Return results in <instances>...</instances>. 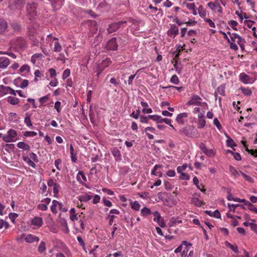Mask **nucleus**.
Here are the masks:
<instances>
[{"label":"nucleus","instance_id":"nucleus-49","mask_svg":"<svg viewBox=\"0 0 257 257\" xmlns=\"http://www.w3.org/2000/svg\"><path fill=\"white\" fill-rule=\"evenodd\" d=\"M46 249L45 243L44 241H42L38 246V251L42 253Z\"/></svg>","mask_w":257,"mask_h":257},{"label":"nucleus","instance_id":"nucleus-59","mask_svg":"<svg viewBox=\"0 0 257 257\" xmlns=\"http://www.w3.org/2000/svg\"><path fill=\"white\" fill-rule=\"evenodd\" d=\"M164 122L166 124L170 125L172 127L174 130H175L173 125L171 124V119L167 118H163L162 122Z\"/></svg>","mask_w":257,"mask_h":257},{"label":"nucleus","instance_id":"nucleus-35","mask_svg":"<svg viewBox=\"0 0 257 257\" xmlns=\"http://www.w3.org/2000/svg\"><path fill=\"white\" fill-rule=\"evenodd\" d=\"M24 122L28 126H32L30 115L28 113H26V117L24 119Z\"/></svg>","mask_w":257,"mask_h":257},{"label":"nucleus","instance_id":"nucleus-4","mask_svg":"<svg viewBox=\"0 0 257 257\" xmlns=\"http://www.w3.org/2000/svg\"><path fill=\"white\" fill-rule=\"evenodd\" d=\"M17 132L13 129H10L7 132V135L3 137V140L7 143L13 142L16 141Z\"/></svg>","mask_w":257,"mask_h":257},{"label":"nucleus","instance_id":"nucleus-11","mask_svg":"<svg viewBox=\"0 0 257 257\" xmlns=\"http://www.w3.org/2000/svg\"><path fill=\"white\" fill-rule=\"evenodd\" d=\"M167 34L168 36L174 38L179 34V28L174 24H170V28L168 30Z\"/></svg>","mask_w":257,"mask_h":257},{"label":"nucleus","instance_id":"nucleus-30","mask_svg":"<svg viewBox=\"0 0 257 257\" xmlns=\"http://www.w3.org/2000/svg\"><path fill=\"white\" fill-rule=\"evenodd\" d=\"M225 84H221V85L219 86L216 90V91L218 93L220 94L222 96H225Z\"/></svg>","mask_w":257,"mask_h":257},{"label":"nucleus","instance_id":"nucleus-26","mask_svg":"<svg viewBox=\"0 0 257 257\" xmlns=\"http://www.w3.org/2000/svg\"><path fill=\"white\" fill-rule=\"evenodd\" d=\"M241 143L243 145L244 147L245 148V151L248 153L250 154L251 155L254 156L255 157H257V150H251L248 149L247 147V145H246L245 142L242 141Z\"/></svg>","mask_w":257,"mask_h":257},{"label":"nucleus","instance_id":"nucleus-32","mask_svg":"<svg viewBox=\"0 0 257 257\" xmlns=\"http://www.w3.org/2000/svg\"><path fill=\"white\" fill-rule=\"evenodd\" d=\"M207 5L212 10H214L216 8L221 9V6L217 1L215 3L209 2L208 3Z\"/></svg>","mask_w":257,"mask_h":257},{"label":"nucleus","instance_id":"nucleus-15","mask_svg":"<svg viewBox=\"0 0 257 257\" xmlns=\"http://www.w3.org/2000/svg\"><path fill=\"white\" fill-rule=\"evenodd\" d=\"M201 98L197 95H194L191 99L188 101L187 104L188 105H199L201 102H200V100H201Z\"/></svg>","mask_w":257,"mask_h":257},{"label":"nucleus","instance_id":"nucleus-16","mask_svg":"<svg viewBox=\"0 0 257 257\" xmlns=\"http://www.w3.org/2000/svg\"><path fill=\"white\" fill-rule=\"evenodd\" d=\"M57 205L59 206V209H62L61 206L62 205V203L55 200H53L52 205L51 206V210L55 214H56L57 213Z\"/></svg>","mask_w":257,"mask_h":257},{"label":"nucleus","instance_id":"nucleus-44","mask_svg":"<svg viewBox=\"0 0 257 257\" xmlns=\"http://www.w3.org/2000/svg\"><path fill=\"white\" fill-rule=\"evenodd\" d=\"M179 173L180 174L179 178L181 179L184 180H188L190 179L189 175H188V174H186V173H185L183 172Z\"/></svg>","mask_w":257,"mask_h":257},{"label":"nucleus","instance_id":"nucleus-51","mask_svg":"<svg viewBox=\"0 0 257 257\" xmlns=\"http://www.w3.org/2000/svg\"><path fill=\"white\" fill-rule=\"evenodd\" d=\"M60 188V185L57 184H56L53 186V193H54V196H56L58 194L59 190Z\"/></svg>","mask_w":257,"mask_h":257},{"label":"nucleus","instance_id":"nucleus-53","mask_svg":"<svg viewBox=\"0 0 257 257\" xmlns=\"http://www.w3.org/2000/svg\"><path fill=\"white\" fill-rule=\"evenodd\" d=\"M29 156H30V159H32L33 160V161H34L35 162L38 163L39 162L38 157L36 154H35L33 152H31L29 154Z\"/></svg>","mask_w":257,"mask_h":257},{"label":"nucleus","instance_id":"nucleus-61","mask_svg":"<svg viewBox=\"0 0 257 257\" xmlns=\"http://www.w3.org/2000/svg\"><path fill=\"white\" fill-rule=\"evenodd\" d=\"M37 135V133L35 132H29L27 131L24 134V136L28 137H35Z\"/></svg>","mask_w":257,"mask_h":257},{"label":"nucleus","instance_id":"nucleus-8","mask_svg":"<svg viewBox=\"0 0 257 257\" xmlns=\"http://www.w3.org/2000/svg\"><path fill=\"white\" fill-rule=\"evenodd\" d=\"M39 25L37 23H31L29 25L27 28V35L28 37L35 36L37 33Z\"/></svg>","mask_w":257,"mask_h":257},{"label":"nucleus","instance_id":"nucleus-40","mask_svg":"<svg viewBox=\"0 0 257 257\" xmlns=\"http://www.w3.org/2000/svg\"><path fill=\"white\" fill-rule=\"evenodd\" d=\"M140 204L137 201H135L131 204V208L136 211H139L140 210Z\"/></svg>","mask_w":257,"mask_h":257},{"label":"nucleus","instance_id":"nucleus-36","mask_svg":"<svg viewBox=\"0 0 257 257\" xmlns=\"http://www.w3.org/2000/svg\"><path fill=\"white\" fill-rule=\"evenodd\" d=\"M12 27L15 32H20L21 31V26L17 23H14L12 24Z\"/></svg>","mask_w":257,"mask_h":257},{"label":"nucleus","instance_id":"nucleus-60","mask_svg":"<svg viewBox=\"0 0 257 257\" xmlns=\"http://www.w3.org/2000/svg\"><path fill=\"white\" fill-rule=\"evenodd\" d=\"M49 98V97L48 95H45L39 99V102L41 104H43V103L46 102L48 100Z\"/></svg>","mask_w":257,"mask_h":257},{"label":"nucleus","instance_id":"nucleus-1","mask_svg":"<svg viewBox=\"0 0 257 257\" xmlns=\"http://www.w3.org/2000/svg\"><path fill=\"white\" fill-rule=\"evenodd\" d=\"M10 44L15 51L24 50L27 48V43L25 39L22 37H17L11 40Z\"/></svg>","mask_w":257,"mask_h":257},{"label":"nucleus","instance_id":"nucleus-21","mask_svg":"<svg viewBox=\"0 0 257 257\" xmlns=\"http://www.w3.org/2000/svg\"><path fill=\"white\" fill-rule=\"evenodd\" d=\"M8 27L7 21L4 19L0 18V34H3Z\"/></svg>","mask_w":257,"mask_h":257},{"label":"nucleus","instance_id":"nucleus-17","mask_svg":"<svg viewBox=\"0 0 257 257\" xmlns=\"http://www.w3.org/2000/svg\"><path fill=\"white\" fill-rule=\"evenodd\" d=\"M10 60L7 57H0V68L2 69L6 68L10 64Z\"/></svg>","mask_w":257,"mask_h":257},{"label":"nucleus","instance_id":"nucleus-50","mask_svg":"<svg viewBox=\"0 0 257 257\" xmlns=\"http://www.w3.org/2000/svg\"><path fill=\"white\" fill-rule=\"evenodd\" d=\"M30 66L28 65L25 64L23 65L20 69V72L21 73L26 71L27 72H29L30 71Z\"/></svg>","mask_w":257,"mask_h":257},{"label":"nucleus","instance_id":"nucleus-55","mask_svg":"<svg viewBox=\"0 0 257 257\" xmlns=\"http://www.w3.org/2000/svg\"><path fill=\"white\" fill-rule=\"evenodd\" d=\"M171 82L175 84H178L179 83V79L177 75H174L172 76L170 79Z\"/></svg>","mask_w":257,"mask_h":257},{"label":"nucleus","instance_id":"nucleus-23","mask_svg":"<svg viewBox=\"0 0 257 257\" xmlns=\"http://www.w3.org/2000/svg\"><path fill=\"white\" fill-rule=\"evenodd\" d=\"M156 129L155 127L148 126L145 128V131L146 132L148 138L150 140L154 139V136L148 133V132H151V133H155Z\"/></svg>","mask_w":257,"mask_h":257},{"label":"nucleus","instance_id":"nucleus-14","mask_svg":"<svg viewBox=\"0 0 257 257\" xmlns=\"http://www.w3.org/2000/svg\"><path fill=\"white\" fill-rule=\"evenodd\" d=\"M111 154L114 157L116 161H120L121 160L120 152L116 147L112 149Z\"/></svg>","mask_w":257,"mask_h":257},{"label":"nucleus","instance_id":"nucleus-2","mask_svg":"<svg viewBox=\"0 0 257 257\" xmlns=\"http://www.w3.org/2000/svg\"><path fill=\"white\" fill-rule=\"evenodd\" d=\"M179 133L190 138H197L199 136L198 131L192 125H188L182 128L179 130Z\"/></svg>","mask_w":257,"mask_h":257},{"label":"nucleus","instance_id":"nucleus-20","mask_svg":"<svg viewBox=\"0 0 257 257\" xmlns=\"http://www.w3.org/2000/svg\"><path fill=\"white\" fill-rule=\"evenodd\" d=\"M32 224L38 227H40L43 224V220L41 217H35L32 220Z\"/></svg>","mask_w":257,"mask_h":257},{"label":"nucleus","instance_id":"nucleus-43","mask_svg":"<svg viewBox=\"0 0 257 257\" xmlns=\"http://www.w3.org/2000/svg\"><path fill=\"white\" fill-rule=\"evenodd\" d=\"M62 47L58 42H55L54 51L56 52H59L61 51Z\"/></svg>","mask_w":257,"mask_h":257},{"label":"nucleus","instance_id":"nucleus-3","mask_svg":"<svg viewBox=\"0 0 257 257\" xmlns=\"http://www.w3.org/2000/svg\"><path fill=\"white\" fill-rule=\"evenodd\" d=\"M26 3V0H10L9 8L12 10H21Z\"/></svg>","mask_w":257,"mask_h":257},{"label":"nucleus","instance_id":"nucleus-13","mask_svg":"<svg viewBox=\"0 0 257 257\" xmlns=\"http://www.w3.org/2000/svg\"><path fill=\"white\" fill-rule=\"evenodd\" d=\"M188 116L187 112L180 113L177 116L176 120L179 124H183L185 123L184 118H187Z\"/></svg>","mask_w":257,"mask_h":257},{"label":"nucleus","instance_id":"nucleus-39","mask_svg":"<svg viewBox=\"0 0 257 257\" xmlns=\"http://www.w3.org/2000/svg\"><path fill=\"white\" fill-rule=\"evenodd\" d=\"M206 125V121L204 118L198 119V128H203Z\"/></svg>","mask_w":257,"mask_h":257},{"label":"nucleus","instance_id":"nucleus-38","mask_svg":"<svg viewBox=\"0 0 257 257\" xmlns=\"http://www.w3.org/2000/svg\"><path fill=\"white\" fill-rule=\"evenodd\" d=\"M54 5V7H60L62 5L63 0H49Z\"/></svg>","mask_w":257,"mask_h":257},{"label":"nucleus","instance_id":"nucleus-28","mask_svg":"<svg viewBox=\"0 0 257 257\" xmlns=\"http://www.w3.org/2000/svg\"><path fill=\"white\" fill-rule=\"evenodd\" d=\"M191 202L192 204H194L195 206L197 207H200L203 204L202 201L199 200L197 197H193L191 198Z\"/></svg>","mask_w":257,"mask_h":257},{"label":"nucleus","instance_id":"nucleus-58","mask_svg":"<svg viewBox=\"0 0 257 257\" xmlns=\"http://www.w3.org/2000/svg\"><path fill=\"white\" fill-rule=\"evenodd\" d=\"M167 193L166 192H160L158 193V198L162 201H165L164 199L165 196H167Z\"/></svg>","mask_w":257,"mask_h":257},{"label":"nucleus","instance_id":"nucleus-56","mask_svg":"<svg viewBox=\"0 0 257 257\" xmlns=\"http://www.w3.org/2000/svg\"><path fill=\"white\" fill-rule=\"evenodd\" d=\"M30 39L32 42V44L34 46H38L39 45V40L35 38V36H33L32 37H29Z\"/></svg>","mask_w":257,"mask_h":257},{"label":"nucleus","instance_id":"nucleus-12","mask_svg":"<svg viewBox=\"0 0 257 257\" xmlns=\"http://www.w3.org/2000/svg\"><path fill=\"white\" fill-rule=\"evenodd\" d=\"M80 177L82 178V179H83V181H87L86 177L85 176L84 173L81 171H79V172L77 174V177H76L77 180L81 184L85 186L86 188H89L88 186L87 185H86L84 183V182L82 181L81 180Z\"/></svg>","mask_w":257,"mask_h":257},{"label":"nucleus","instance_id":"nucleus-54","mask_svg":"<svg viewBox=\"0 0 257 257\" xmlns=\"http://www.w3.org/2000/svg\"><path fill=\"white\" fill-rule=\"evenodd\" d=\"M240 174L242 176V177L245 179V180L249 182H252L253 179L252 178L246 174H245L244 173L242 172H240Z\"/></svg>","mask_w":257,"mask_h":257},{"label":"nucleus","instance_id":"nucleus-22","mask_svg":"<svg viewBox=\"0 0 257 257\" xmlns=\"http://www.w3.org/2000/svg\"><path fill=\"white\" fill-rule=\"evenodd\" d=\"M92 196L91 195H88L87 193H85L84 194H82L80 196H79L78 197V200L80 202H86L89 200H90L92 198Z\"/></svg>","mask_w":257,"mask_h":257},{"label":"nucleus","instance_id":"nucleus-64","mask_svg":"<svg viewBox=\"0 0 257 257\" xmlns=\"http://www.w3.org/2000/svg\"><path fill=\"white\" fill-rule=\"evenodd\" d=\"M249 226L251 230H252L257 234V224L251 223L249 224Z\"/></svg>","mask_w":257,"mask_h":257},{"label":"nucleus","instance_id":"nucleus-48","mask_svg":"<svg viewBox=\"0 0 257 257\" xmlns=\"http://www.w3.org/2000/svg\"><path fill=\"white\" fill-rule=\"evenodd\" d=\"M89 115L90 117V120L91 122L93 124H94L95 120H94V114L92 112V106H90V108H89Z\"/></svg>","mask_w":257,"mask_h":257},{"label":"nucleus","instance_id":"nucleus-52","mask_svg":"<svg viewBox=\"0 0 257 257\" xmlns=\"http://www.w3.org/2000/svg\"><path fill=\"white\" fill-rule=\"evenodd\" d=\"M70 74V70L69 69H66V70H65L63 73V75H62V79H66L67 77H68L69 76Z\"/></svg>","mask_w":257,"mask_h":257},{"label":"nucleus","instance_id":"nucleus-27","mask_svg":"<svg viewBox=\"0 0 257 257\" xmlns=\"http://www.w3.org/2000/svg\"><path fill=\"white\" fill-rule=\"evenodd\" d=\"M17 147L25 151H29L30 149V146L23 142H20L17 144Z\"/></svg>","mask_w":257,"mask_h":257},{"label":"nucleus","instance_id":"nucleus-18","mask_svg":"<svg viewBox=\"0 0 257 257\" xmlns=\"http://www.w3.org/2000/svg\"><path fill=\"white\" fill-rule=\"evenodd\" d=\"M25 240L26 242L29 243H33L34 242H38L39 241V238L38 236L32 234H28L25 238Z\"/></svg>","mask_w":257,"mask_h":257},{"label":"nucleus","instance_id":"nucleus-34","mask_svg":"<svg viewBox=\"0 0 257 257\" xmlns=\"http://www.w3.org/2000/svg\"><path fill=\"white\" fill-rule=\"evenodd\" d=\"M198 13L200 16L202 18H204L206 15V12L205 9H203L202 6L200 5L198 8Z\"/></svg>","mask_w":257,"mask_h":257},{"label":"nucleus","instance_id":"nucleus-7","mask_svg":"<svg viewBox=\"0 0 257 257\" xmlns=\"http://www.w3.org/2000/svg\"><path fill=\"white\" fill-rule=\"evenodd\" d=\"M199 147L203 153L209 157H213L215 155V150L214 149H207L205 144L203 143H200Z\"/></svg>","mask_w":257,"mask_h":257},{"label":"nucleus","instance_id":"nucleus-33","mask_svg":"<svg viewBox=\"0 0 257 257\" xmlns=\"http://www.w3.org/2000/svg\"><path fill=\"white\" fill-rule=\"evenodd\" d=\"M226 136L227 138H228L226 142V146L228 147H230V148H232L234 146H236V145L235 144L233 140L231 138H230L228 135H226Z\"/></svg>","mask_w":257,"mask_h":257},{"label":"nucleus","instance_id":"nucleus-5","mask_svg":"<svg viewBox=\"0 0 257 257\" xmlns=\"http://www.w3.org/2000/svg\"><path fill=\"white\" fill-rule=\"evenodd\" d=\"M127 23L126 21H121L117 23H113L109 25L107 28V32L108 34H110L116 31L118 29L120 28V26L123 24Z\"/></svg>","mask_w":257,"mask_h":257},{"label":"nucleus","instance_id":"nucleus-63","mask_svg":"<svg viewBox=\"0 0 257 257\" xmlns=\"http://www.w3.org/2000/svg\"><path fill=\"white\" fill-rule=\"evenodd\" d=\"M148 116H143L141 115L140 116V121L142 123H148V119H149Z\"/></svg>","mask_w":257,"mask_h":257},{"label":"nucleus","instance_id":"nucleus-57","mask_svg":"<svg viewBox=\"0 0 257 257\" xmlns=\"http://www.w3.org/2000/svg\"><path fill=\"white\" fill-rule=\"evenodd\" d=\"M18 216V214L16 213H10L9 215V218L11 220L14 222L16 218Z\"/></svg>","mask_w":257,"mask_h":257},{"label":"nucleus","instance_id":"nucleus-62","mask_svg":"<svg viewBox=\"0 0 257 257\" xmlns=\"http://www.w3.org/2000/svg\"><path fill=\"white\" fill-rule=\"evenodd\" d=\"M248 209L255 213H257V208L255 207L254 205H253L252 203H249V205L248 206Z\"/></svg>","mask_w":257,"mask_h":257},{"label":"nucleus","instance_id":"nucleus-10","mask_svg":"<svg viewBox=\"0 0 257 257\" xmlns=\"http://www.w3.org/2000/svg\"><path fill=\"white\" fill-rule=\"evenodd\" d=\"M153 214L154 216L153 220L155 222H157L160 227H164L166 226V224L164 218L161 216L160 213L156 211L153 213Z\"/></svg>","mask_w":257,"mask_h":257},{"label":"nucleus","instance_id":"nucleus-6","mask_svg":"<svg viewBox=\"0 0 257 257\" xmlns=\"http://www.w3.org/2000/svg\"><path fill=\"white\" fill-rule=\"evenodd\" d=\"M118 44L116 38H112L107 42L105 49L107 51H116L117 49Z\"/></svg>","mask_w":257,"mask_h":257},{"label":"nucleus","instance_id":"nucleus-29","mask_svg":"<svg viewBox=\"0 0 257 257\" xmlns=\"http://www.w3.org/2000/svg\"><path fill=\"white\" fill-rule=\"evenodd\" d=\"M7 101L9 103L12 105H16L19 102V99L18 98L11 96L8 97Z\"/></svg>","mask_w":257,"mask_h":257},{"label":"nucleus","instance_id":"nucleus-37","mask_svg":"<svg viewBox=\"0 0 257 257\" xmlns=\"http://www.w3.org/2000/svg\"><path fill=\"white\" fill-rule=\"evenodd\" d=\"M9 86H5L3 85H0V93L2 94H6L8 93Z\"/></svg>","mask_w":257,"mask_h":257},{"label":"nucleus","instance_id":"nucleus-25","mask_svg":"<svg viewBox=\"0 0 257 257\" xmlns=\"http://www.w3.org/2000/svg\"><path fill=\"white\" fill-rule=\"evenodd\" d=\"M148 117L149 119H151L154 121H156V123H162L163 118L161 116L158 115H149Z\"/></svg>","mask_w":257,"mask_h":257},{"label":"nucleus","instance_id":"nucleus-31","mask_svg":"<svg viewBox=\"0 0 257 257\" xmlns=\"http://www.w3.org/2000/svg\"><path fill=\"white\" fill-rule=\"evenodd\" d=\"M23 160L26 162L29 166L32 167L33 168H35L36 167V164L34 161H32L30 158L27 157H23Z\"/></svg>","mask_w":257,"mask_h":257},{"label":"nucleus","instance_id":"nucleus-41","mask_svg":"<svg viewBox=\"0 0 257 257\" xmlns=\"http://www.w3.org/2000/svg\"><path fill=\"white\" fill-rule=\"evenodd\" d=\"M229 171L231 173L232 175L234 177H236L237 176L239 175V173L237 171V170L232 166H230L229 167Z\"/></svg>","mask_w":257,"mask_h":257},{"label":"nucleus","instance_id":"nucleus-24","mask_svg":"<svg viewBox=\"0 0 257 257\" xmlns=\"http://www.w3.org/2000/svg\"><path fill=\"white\" fill-rule=\"evenodd\" d=\"M240 80L243 83L246 84L250 82V79L249 76L244 73H242L239 75Z\"/></svg>","mask_w":257,"mask_h":257},{"label":"nucleus","instance_id":"nucleus-45","mask_svg":"<svg viewBox=\"0 0 257 257\" xmlns=\"http://www.w3.org/2000/svg\"><path fill=\"white\" fill-rule=\"evenodd\" d=\"M240 89L242 92L245 95L247 96H249L251 94V90L249 88H245L243 87H241Z\"/></svg>","mask_w":257,"mask_h":257},{"label":"nucleus","instance_id":"nucleus-9","mask_svg":"<svg viewBox=\"0 0 257 257\" xmlns=\"http://www.w3.org/2000/svg\"><path fill=\"white\" fill-rule=\"evenodd\" d=\"M37 5L35 3L28 2L27 4L26 10L28 14L31 15L32 17L36 16L37 14L36 12Z\"/></svg>","mask_w":257,"mask_h":257},{"label":"nucleus","instance_id":"nucleus-47","mask_svg":"<svg viewBox=\"0 0 257 257\" xmlns=\"http://www.w3.org/2000/svg\"><path fill=\"white\" fill-rule=\"evenodd\" d=\"M182 245L185 246L184 250H185L186 251L188 252L189 250L190 246L192 245V244L188 242L187 241L184 240L182 242Z\"/></svg>","mask_w":257,"mask_h":257},{"label":"nucleus","instance_id":"nucleus-42","mask_svg":"<svg viewBox=\"0 0 257 257\" xmlns=\"http://www.w3.org/2000/svg\"><path fill=\"white\" fill-rule=\"evenodd\" d=\"M141 213L142 215L146 216L147 215L151 214V211L149 208L145 207L143 209H142Z\"/></svg>","mask_w":257,"mask_h":257},{"label":"nucleus","instance_id":"nucleus-19","mask_svg":"<svg viewBox=\"0 0 257 257\" xmlns=\"http://www.w3.org/2000/svg\"><path fill=\"white\" fill-rule=\"evenodd\" d=\"M182 222V220L180 219L178 217L175 218L173 217L170 219L168 225L170 227H173L175 226L177 224L181 223Z\"/></svg>","mask_w":257,"mask_h":257},{"label":"nucleus","instance_id":"nucleus-46","mask_svg":"<svg viewBox=\"0 0 257 257\" xmlns=\"http://www.w3.org/2000/svg\"><path fill=\"white\" fill-rule=\"evenodd\" d=\"M228 24L233 29V30L235 31L237 30L236 26L238 25V23L236 21L234 20H230Z\"/></svg>","mask_w":257,"mask_h":257}]
</instances>
